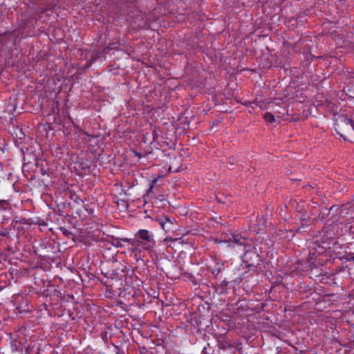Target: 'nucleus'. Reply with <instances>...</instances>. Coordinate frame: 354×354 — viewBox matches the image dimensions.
<instances>
[{"label":"nucleus","instance_id":"nucleus-1","mask_svg":"<svg viewBox=\"0 0 354 354\" xmlns=\"http://www.w3.org/2000/svg\"><path fill=\"white\" fill-rule=\"evenodd\" d=\"M131 247L133 252H151L156 246L153 234L147 230H139L135 234L134 239H124Z\"/></svg>","mask_w":354,"mask_h":354},{"label":"nucleus","instance_id":"nucleus-2","mask_svg":"<svg viewBox=\"0 0 354 354\" xmlns=\"http://www.w3.org/2000/svg\"><path fill=\"white\" fill-rule=\"evenodd\" d=\"M250 240L243 236L241 234H233L231 238L227 241H223L222 242L228 243L229 247H234L235 245H240L244 247L245 254L243 257V259L248 258V256L250 254L257 257L256 252L251 250L252 246L249 243Z\"/></svg>","mask_w":354,"mask_h":354},{"label":"nucleus","instance_id":"nucleus-3","mask_svg":"<svg viewBox=\"0 0 354 354\" xmlns=\"http://www.w3.org/2000/svg\"><path fill=\"white\" fill-rule=\"evenodd\" d=\"M279 104V102H273L269 104V107L274 111L277 117H283L288 115V109L286 106L281 107Z\"/></svg>","mask_w":354,"mask_h":354},{"label":"nucleus","instance_id":"nucleus-4","mask_svg":"<svg viewBox=\"0 0 354 354\" xmlns=\"http://www.w3.org/2000/svg\"><path fill=\"white\" fill-rule=\"evenodd\" d=\"M161 178H162V176H160H160H158V178H154V179L151 181V183H150V185H149V189H148V190H147V194H150V193L152 192V190H153V187L156 186V185L157 182H158L160 179H161Z\"/></svg>","mask_w":354,"mask_h":354},{"label":"nucleus","instance_id":"nucleus-5","mask_svg":"<svg viewBox=\"0 0 354 354\" xmlns=\"http://www.w3.org/2000/svg\"><path fill=\"white\" fill-rule=\"evenodd\" d=\"M263 118L268 122H273L274 121V115L270 112H266L263 115Z\"/></svg>","mask_w":354,"mask_h":354},{"label":"nucleus","instance_id":"nucleus-6","mask_svg":"<svg viewBox=\"0 0 354 354\" xmlns=\"http://www.w3.org/2000/svg\"><path fill=\"white\" fill-rule=\"evenodd\" d=\"M168 224H173V220L169 218H167L165 221L161 222V226L162 229L166 230L168 228Z\"/></svg>","mask_w":354,"mask_h":354},{"label":"nucleus","instance_id":"nucleus-7","mask_svg":"<svg viewBox=\"0 0 354 354\" xmlns=\"http://www.w3.org/2000/svg\"><path fill=\"white\" fill-rule=\"evenodd\" d=\"M343 122L346 125H351L352 129L354 130V122L350 118H344Z\"/></svg>","mask_w":354,"mask_h":354},{"label":"nucleus","instance_id":"nucleus-8","mask_svg":"<svg viewBox=\"0 0 354 354\" xmlns=\"http://www.w3.org/2000/svg\"><path fill=\"white\" fill-rule=\"evenodd\" d=\"M8 205L7 201L0 199V210H5Z\"/></svg>","mask_w":354,"mask_h":354},{"label":"nucleus","instance_id":"nucleus-9","mask_svg":"<svg viewBox=\"0 0 354 354\" xmlns=\"http://www.w3.org/2000/svg\"><path fill=\"white\" fill-rule=\"evenodd\" d=\"M202 354H207L205 348H204L202 351Z\"/></svg>","mask_w":354,"mask_h":354}]
</instances>
